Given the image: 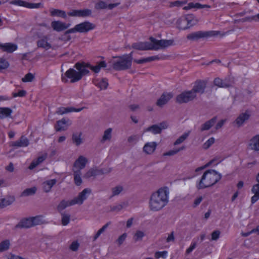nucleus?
Instances as JSON below:
<instances>
[{
  "label": "nucleus",
  "instance_id": "nucleus-1",
  "mask_svg": "<svg viewBox=\"0 0 259 259\" xmlns=\"http://www.w3.org/2000/svg\"><path fill=\"white\" fill-rule=\"evenodd\" d=\"M150 42L148 41L138 42L133 43L132 48L141 51L145 50H158L163 49L174 45L173 39H160L157 40L155 38L151 36L149 38Z\"/></svg>",
  "mask_w": 259,
  "mask_h": 259
},
{
  "label": "nucleus",
  "instance_id": "nucleus-2",
  "mask_svg": "<svg viewBox=\"0 0 259 259\" xmlns=\"http://www.w3.org/2000/svg\"><path fill=\"white\" fill-rule=\"evenodd\" d=\"M168 189L167 187L160 188L153 193L150 198L149 208L151 210L157 211L163 208L168 202Z\"/></svg>",
  "mask_w": 259,
  "mask_h": 259
},
{
  "label": "nucleus",
  "instance_id": "nucleus-3",
  "mask_svg": "<svg viewBox=\"0 0 259 259\" xmlns=\"http://www.w3.org/2000/svg\"><path fill=\"white\" fill-rule=\"evenodd\" d=\"M222 178L221 174L214 169H208L203 174L197 187L203 189L210 187L217 183Z\"/></svg>",
  "mask_w": 259,
  "mask_h": 259
},
{
  "label": "nucleus",
  "instance_id": "nucleus-4",
  "mask_svg": "<svg viewBox=\"0 0 259 259\" xmlns=\"http://www.w3.org/2000/svg\"><path fill=\"white\" fill-rule=\"evenodd\" d=\"M114 60L109 62L112 64V67L116 71L125 70L131 68L132 64L123 56H114Z\"/></svg>",
  "mask_w": 259,
  "mask_h": 259
},
{
  "label": "nucleus",
  "instance_id": "nucleus-5",
  "mask_svg": "<svg viewBox=\"0 0 259 259\" xmlns=\"http://www.w3.org/2000/svg\"><path fill=\"white\" fill-rule=\"evenodd\" d=\"M219 31H198L192 32L187 35V39L192 41H197L201 39H204L211 36L217 35Z\"/></svg>",
  "mask_w": 259,
  "mask_h": 259
},
{
  "label": "nucleus",
  "instance_id": "nucleus-6",
  "mask_svg": "<svg viewBox=\"0 0 259 259\" xmlns=\"http://www.w3.org/2000/svg\"><path fill=\"white\" fill-rule=\"evenodd\" d=\"M198 22V20L192 14L186 15L184 18L179 21V29L186 30L195 25Z\"/></svg>",
  "mask_w": 259,
  "mask_h": 259
},
{
  "label": "nucleus",
  "instance_id": "nucleus-7",
  "mask_svg": "<svg viewBox=\"0 0 259 259\" xmlns=\"http://www.w3.org/2000/svg\"><path fill=\"white\" fill-rule=\"evenodd\" d=\"M91 193L92 190L90 188H85L78 194L77 197L74 198L71 200L66 201V207L76 204L79 205L83 204V201L88 198L87 195H90Z\"/></svg>",
  "mask_w": 259,
  "mask_h": 259
},
{
  "label": "nucleus",
  "instance_id": "nucleus-8",
  "mask_svg": "<svg viewBox=\"0 0 259 259\" xmlns=\"http://www.w3.org/2000/svg\"><path fill=\"white\" fill-rule=\"evenodd\" d=\"M191 91H184L176 97V102L179 104L186 103L193 101L196 98Z\"/></svg>",
  "mask_w": 259,
  "mask_h": 259
},
{
  "label": "nucleus",
  "instance_id": "nucleus-9",
  "mask_svg": "<svg viewBox=\"0 0 259 259\" xmlns=\"http://www.w3.org/2000/svg\"><path fill=\"white\" fill-rule=\"evenodd\" d=\"M112 171V168L108 169H98L92 168L90 169L83 176L85 179H88L91 177H96L97 176L109 174Z\"/></svg>",
  "mask_w": 259,
  "mask_h": 259
},
{
  "label": "nucleus",
  "instance_id": "nucleus-10",
  "mask_svg": "<svg viewBox=\"0 0 259 259\" xmlns=\"http://www.w3.org/2000/svg\"><path fill=\"white\" fill-rule=\"evenodd\" d=\"M207 81L205 80L197 79L194 82V85L191 90L196 96L197 93L203 94L205 92Z\"/></svg>",
  "mask_w": 259,
  "mask_h": 259
},
{
  "label": "nucleus",
  "instance_id": "nucleus-11",
  "mask_svg": "<svg viewBox=\"0 0 259 259\" xmlns=\"http://www.w3.org/2000/svg\"><path fill=\"white\" fill-rule=\"evenodd\" d=\"M90 67V63L84 61H79L75 63L74 67L77 70L78 73L81 78L90 74V72L88 69Z\"/></svg>",
  "mask_w": 259,
  "mask_h": 259
},
{
  "label": "nucleus",
  "instance_id": "nucleus-12",
  "mask_svg": "<svg viewBox=\"0 0 259 259\" xmlns=\"http://www.w3.org/2000/svg\"><path fill=\"white\" fill-rule=\"evenodd\" d=\"M68 15L72 17H87L91 16L92 10L89 9L82 10H72L68 12Z\"/></svg>",
  "mask_w": 259,
  "mask_h": 259
},
{
  "label": "nucleus",
  "instance_id": "nucleus-13",
  "mask_svg": "<svg viewBox=\"0 0 259 259\" xmlns=\"http://www.w3.org/2000/svg\"><path fill=\"white\" fill-rule=\"evenodd\" d=\"M66 77L70 79L71 83L78 82L82 79L77 71L73 68H70L66 71Z\"/></svg>",
  "mask_w": 259,
  "mask_h": 259
},
{
  "label": "nucleus",
  "instance_id": "nucleus-14",
  "mask_svg": "<svg viewBox=\"0 0 259 259\" xmlns=\"http://www.w3.org/2000/svg\"><path fill=\"white\" fill-rule=\"evenodd\" d=\"M78 32L87 33L89 31L94 29L96 27V25L89 21H84L77 24Z\"/></svg>",
  "mask_w": 259,
  "mask_h": 259
},
{
  "label": "nucleus",
  "instance_id": "nucleus-15",
  "mask_svg": "<svg viewBox=\"0 0 259 259\" xmlns=\"http://www.w3.org/2000/svg\"><path fill=\"white\" fill-rule=\"evenodd\" d=\"M173 95L171 93H163L160 97L157 100L156 104L157 106L162 107L167 104L168 102L172 98Z\"/></svg>",
  "mask_w": 259,
  "mask_h": 259
},
{
  "label": "nucleus",
  "instance_id": "nucleus-16",
  "mask_svg": "<svg viewBox=\"0 0 259 259\" xmlns=\"http://www.w3.org/2000/svg\"><path fill=\"white\" fill-rule=\"evenodd\" d=\"M32 227L31 218L22 219L16 226L15 228H29Z\"/></svg>",
  "mask_w": 259,
  "mask_h": 259
},
{
  "label": "nucleus",
  "instance_id": "nucleus-17",
  "mask_svg": "<svg viewBox=\"0 0 259 259\" xmlns=\"http://www.w3.org/2000/svg\"><path fill=\"white\" fill-rule=\"evenodd\" d=\"M157 146L155 142L147 143L144 146L143 150L147 154H151L155 151Z\"/></svg>",
  "mask_w": 259,
  "mask_h": 259
},
{
  "label": "nucleus",
  "instance_id": "nucleus-18",
  "mask_svg": "<svg viewBox=\"0 0 259 259\" xmlns=\"http://www.w3.org/2000/svg\"><path fill=\"white\" fill-rule=\"evenodd\" d=\"M29 144L28 139L24 136H22L18 141L13 142L11 146L15 147H27Z\"/></svg>",
  "mask_w": 259,
  "mask_h": 259
},
{
  "label": "nucleus",
  "instance_id": "nucleus-19",
  "mask_svg": "<svg viewBox=\"0 0 259 259\" xmlns=\"http://www.w3.org/2000/svg\"><path fill=\"white\" fill-rule=\"evenodd\" d=\"M0 49L4 52L11 53L17 50V46L12 43L0 44Z\"/></svg>",
  "mask_w": 259,
  "mask_h": 259
},
{
  "label": "nucleus",
  "instance_id": "nucleus-20",
  "mask_svg": "<svg viewBox=\"0 0 259 259\" xmlns=\"http://www.w3.org/2000/svg\"><path fill=\"white\" fill-rule=\"evenodd\" d=\"M217 120V116H214L210 120L206 121L202 124L200 128V132H202L204 131L209 130L212 126L214 125Z\"/></svg>",
  "mask_w": 259,
  "mask_h": 259
},
{
  "label": "nucleus",
  "instance_id": "nucleus-21",
  "mask_svg": "<svg viewBox=\"0 0 259 259\" xmlns=\"http://www.w3.org/2000/svg\"><path fill=\"white\" fill-rule=\"evenodd\" d=\"M247 111H246L245 113L240 114L236 119L235 122L238 127L242 126L244 122L249 118L250 114L247 113Z\"/></svg>",
  "mask_w": 259,
  "mask_h": 259
},
{
  "label": "nucleus",
  "instance_id": "nucleus-22",
  "mask_svg": "<svg viewBox=\"0 0 259 259\" xmlns=\"http://www.w3.org/2000/svg\"><path fill=\"white\" fill-rule=\"evenodd\" d=\"M249 146L252 150L259 151V135L253 136L250 140Z\"/></svg>",
  "mask_w": 259,
  "mask_h": 259
},
{
  "label": "nucleus",
  "instance_id": "nucleus-23",
  "mask_svg": "<svg viewBox=\"0 0 259 259\" xmlns=\"http://www.w3.org/2000/svg\"><path fill=\"white\" fill-rule=\"evenodd\" d=\"M87 159L83 156H80L74 163V166L79 168L80 170L83 169L87 163Z\"/></svg>",
  "mask_w": 259,
  "mask_h": 259
},
{
  "label": "nucleus",
  "instance_id": "nucleus-24",
  "mask_svg": "<svg viewBox=\"0 0 259 259\" xmlns=\"http://www.w3.org/2000/svg\"><path fill=\"white\" fill-rule=\"evenodd\" d=\"M53 29L57 32H61L65 29V23L59 21H54L51 23Z\"/></svg>",
  "mask_w": 259,
  "mask_h": 259
},
{
  "label": "nucleus",
  "instance_id": "nucleus-25",
  "mask_svg": "<svg viewBox=\"0 0 259 259\" xmlns=\"http://www.w3.org/2000/svg\"><path fill=\"white\" fill-rule=\"evenodd\" d=\"M56 179L50 180L44 182L42 184L44 191L45 192H49L52 187L56 183Z\"/></svg>",
  "mask_w": 259,
  "mask_h": 259
},
{
  "label": "nucleus",
  "instance_id": "nucleus-26",
  "mask_svg": "<svg viewBox=\"0 0 259 259\" xmlns=\"http://www.w3.org/2000/svg\"><path fill=\"white\" fill-rule=\"evenodd\" d=\"M32 227L36 225H39L46 224L47 222L44 219V217L41 215H36L33 217H30Z\"/></svg>",
  "mask_w": 259,
  "mask_h": 259
},
{
  "label": "nucleus",
  "instance_id": "nucleus-27",
  "mask_svg": "<svg viewBox=\"0 0 259 259\" xmlns=\"http://www.w3.org/2000/svg\"><path fill=\"white\" fill-rule=\"evenodd\" d=\"M13 110L9 107H0V119L10 117Z\"/></svg>",
  "mask_w": 259,
  "mask_h": 259
},
{
  "label": "nucleus",
  "instance_id": "nucleus-28",
  "mask_svg": "<svg viewBox=\"0 0 259 259\" xmlns=\"http://www.w3.org/2000/svg\"><path fill=\"white\" fill-rule=\"evenodd\" d=\"M65 200H62L57 207V210L62 216V224L65 226Z\"/></svg>",
  "mask_w": 259,
  "mask_h": 259
},
{
  "label": "nucleus",
  "instance_id": "nucleus-29",
  "mask_svg": "<svg viewBox=\"0 0 259 259\" xmlns=\"http://www.w3.org/2000/svg\"><path fill=\"white\" fill-rule=\"evenodd\" d=\"M73 176H74V181L75 184L77 186H80L82 183V179L81 178V170H80V169H78L76 171H74Z\"/></svg>",
  "mask_w": 259,
  "mask_h": 259
},
{
  "label": "nucleus",
  "instance_id": "nucleus-30",
  "mask_svg": "<svg viewBox=\"0 0 259 259\" xmlns=\"http://www.w3.org/2000/svg\"><path fill=\"white\" fill-rule=\"evenodd\" d=\"M81 133H73L72 134V140L73 144L76 146H79L82 143V140L81 138Z\"/></svg>",
  "mask_w": 259,
  "mask_h": 259
},
{
  "label": "nucleus",
  "instance_id": "nucleus-31",
  "mask_svg": "<svg viewBox=\"0 0 259 259\" xmlns=\"http://www.w3.org/2000/svg\"><path fill=\"white\" fill-rule=\"evenodd\" d=\"M15 200V198L13 196H9L5 198H2L3 208L11 205Z\"/></svg>",
  "mask_w": 259,
  "mask_h": 259
},
{
  "label": "nucleus",
  "instance_id": "nucleus-32",
  "mask_svg": "<svg viewBox=\"0 0 259 259\" xmlns=\"http://www.w3.org/2000/svg\"><path fill=\"white\" fill-rule=\"evenodd\" d=\"M128 203L126 202H123L120 204L110 206V211H116L118 212L120 211L123 208H125L127 206Z\"/></svg>",
  "mask_w": 259,
  "mask_h": 259
},
{
  "label": "nucleus",
  "instance_id": "nucleus-33",
  "mask_svg": "<svg viewBox=\"0 0 259 259\" xmlns=\"http://www.w3.org/2000/svg\"><path fill=\"white\" fill-rule=\"evenodd\" d=\"M10 246V242L8 239H6L0 243V252H4L9 249Z\"/></svg>",
  "mask_w": 259,
  "mask_h": 259
},
{
  "label": "nucleus",
  "instance_id": "nucleus-34",
  "mask_svg": "<svg viewBox=\"0 0 259 259\" xmlns=\"http://www.w3.org/2000/svg\"><path fill=\"white\" fill-rule=\"evenodd\" d=\"M51 16L54 17H60L62 18H65V11L60 10L58 9H51L50 10Z\"/></svg>",
  "mask_w": 259,
  "mask_h": 259
},
{
  "label": "nucleus",
  "instance_id": "nucleus-35",
  "mask_svg": "<svg viewBox=\"0 0 259 259\" xmlns=\"http://www.w3.org/2000/svg\"><path fill=\"white\" fill-rule=\"evenodd\" d=\"M37 189L35 187L25 189L21 193V196H28L34 195L36 192Z\"/></svg>",
  "mask_w": 259,
  "mask_h": 259
},
{
  "label": "nucleus",
  "instance_id": "nucleus-36",
  "mask_svg": "<svg viewBox=\"0 0 259 259\" xmlns=\"http://www.w3.org/2000/svg\"><path fill=\"white\" fill-rule=\"evenodd\" d=\"M65 127V118H63L62 119L57 121L55 126V128L57 132H59L64 130Z\"/></svg>",
  "mask_w": 259,
  "mask_h": 259
},
{
  "label": "nucleus",
  "instance_id": "nucleus-37",
  "mask_svg": "<svg viewBox=\"0 0 259 259\" xmlns=\"http://www.w3.org/2000/svg\"><path fill=\"white\" fill-rule=\"evenodd\" d=\"M38 47L45 48L46 49H50L51 47V45L47 42L46 39L38 40L37 42Z\"/></svg>",
  "mask_w": 259,
  "mask_h": 259
},
{
  "label": "nucleus",
  "instance_id": "nucleus-38",
  "mask_svg": "<svg viewBox=\"0 0 259 259\" xmlns=\"http://www.w3.org/2000/svg\"><path fill=\"white\" fill-rule=\"evenodd\" d=\"M251 192L254 195L251 198V202L252 204H254L259 199V190L252 187L251 189Z\"/></svg>",
  "mask_w": 259,
  "mask_h": 259
},
{
  "label": "nucleus",
  "instance_id": "nucleus-39",
  "mask_svg": "<svg viewBox=\"0 0 259 259\" xmlns=\"http://www.w3.org/2000/svg\"><path fill=\"white\" fill-rule=\"evenodd\" d=\"M146 131H150L154 134H160L161 133V128H159V125L157 124H153L148 127Z\"/></svg>",
  "mask_w": 259,
  "mask_h": 259
},
{
  "label": "nucleus",
  "instance_id": "nucleus-40",
  "mask_svg": "<svg viewBox=\"0 0 259 259\" xmlns=\"http://www.w3.org/2000/svg\"><path fill=\"white\" fill-rule=\"evenodd\" d=\"M112 128H109L105 131L104 133V135L102 137V139L101 140L102 142H104L107 140H110L111 139V133H112Z\"/></svg>",
  "mask_w": 259,
  "mask_h": 259
},
{
  "label": "nucleus",
  "instance_id": "nucleus-41",
  "mask_svg": "<svg viewBox=\"0 0 259 259\" xmlns=\"http://www.w3.org/2000/svg\"><path fill=\"white\" fill-rule=\"evenodd\" d=\"M193 8L202 9V5L198 3H190L188 4V6L184 7L183 9L188 10Z\"/></svg>",
  "mask_w": 259,
  "mask_h": 259
},
{
  "label": "nucleus",
  "instance_id": "nucleus-42",
  "mask_svg": "<svg viewBox=\"0 0 259 259\" xmlns=\"http://www.w3.org/2000/svg\"><path fill=\"white\" fill-rule=\"evenodd\" d=\"M187 3V1H176L175 2H171L169 3V8H172L174 7H180L183 6Z\"/></svg>",
  "mask_w": 259,
  "mask_h": 259
},
{
  "label": "nucleus",
  "instance_id": "nucleus-43",
  "mask_svg": "<svg viewBox=\"0 0 259 259\" xmlns=\"http://www.w3.org/2000/svg\"><path fill=\"white\" fill-rule=\"evenodd\" d=\"M190 131L188 133H185L182 136H181L174 143L175 145H177L180 144L183 142L189 136L190 134Z\"/></svg>",
  "mask_w": 259,
  "mask_h": 259
},
{
  "label": "nucleus",
  "instance_id": "nucleus-44",
  "mask_svg": "<svg viewBox=\"0 0 259 259\" xmlns=\"http://www.w3.org/2000/svg\"><path fill=\"white\" fill-rule=\"evenodd\" d=\"M145 235L144 232L138 230L137 231L134 236V239L135 242L141 241L143 237Z\"/></svg>",
  "mask_w": 259,
  "mask_h": 259
},
{
  "label": "nucleus",
  "instance_id": "nucleus-45",
  "mask_svg": "<svg viewBox=\"0 0 259 259\" xmlns=\"http://www.w3.org/2000/svg\"><path fill=\"white\" fill-rule=\"evenodd\" d=\"M97 85L98 86L101 90L106 89L108 85V80L106 78H102Z\"/></svg>",
  "mask_w": 259,
  "mask_h": 259
},
{
  "label": "nucleus",
  "instance_id": "nucleus-46",
  "mask_svg": "<svg viewBox=\"0 0 259 259\" xmlns=\"http://www.w3.org/2000/svg\"><path fill=\"white\" fill-rule=\"evenodd\" d=\"M123 190V187L121 186H118L112 188V195L111 197L119 195Z\"/></svg>",
  "mask_w": 259,
  "mask_h": 259
},
{
  "label": "nucleus",
  "instance_id": "nucleus-47",
  "mask_svg": "<svg viewBox=\"0 0 259 259\" xmlns=\"http://www.w3.org/2000/svg\"><path fill=\"white\" fill-rule=\"evenodd\" d=\"M9 66V63L5 59L0 58V71L6 69Z\"/></svg>",
  "mask_w": 259,
  "mask_h": 259
},
{
  "label": "nucleus",
  "instance_id": "nucleus-48",
  "mask_svg": "<svg viewBox=\"0 0 259 259\" xmlns=\"http://www.w3.org/2000/svg\"><path fill=\"white\" fill-rule=\"evenodd\" d=\"M96 10H102L107 9V4L104 1H100L95 5Z\"/></svg>",
  "mask_w": 259,
  "mask_h": 259
},
{
  "label": "nucleus",
  "instance_id": "nucleus-49",
  "mask_svg": "<svg viewBox=\"0 0 259 259\" xmlns=\"http://www.w3.org/2000/svg\"><path fill=\"white\" fill-rule=\"evenodd\" d=\"M215 139L214 138L211 137L206 141L203 145V148L205 149H208L214 143Z\"/></svg>",
  "mask_w": 259,
  "mask_h": 259
},
{
  "label": "nucleus",
  "instance_id": "nucleus-50",
  "mask_svg": "<svg viewBox=\"0 0 259 259\" xmlns=\"http://www.w3.org/2000/svg\"><path fill=\"white\" fill-rule=\"evenodd\" d=\"M34 78V75L31 73L26 74L24 77L22 79L23 82H31Z\"/></svg>",
  "mask_w": 259,
  "mask_h": 259
},
{
  "label": "nucleus",
  "instance_id": "nucleus-51",
  "mask_svg": "<svg viewBox=\"0 0 259 259\" xmlns=\"http://www.w3.org/2000/svg\"><path fill=\"white\" fill-rule=\"evenodd\" d=\"M126 237L127 234L126 233H124L118 238L116 242L118 245V246H120L123 243Z\"/></svg>",
  "mask_w": 259,
  "mask_h": 259
},
{
  "label": "nucleus",
  "instance_id": "nucleus-52",
  "mask_svg": "<svg viewBox=\"0 0 259 259\" xmlns=\"http://www.w3.org/2000/svg\"><path fill=\"white\" fill-rule=\"evenodd\" d=\"M26 2L22 0H14L10 2V4L26 7Z\"/></svg>",
  "mask_w": 259,
  "mask_h": 259
},
{
  "label": "nucleus",
  "instance_id": "nucleus-53",
  "mask_svg": "<svg viewBox=\"0 0 259 259\" xmlns=\"http://www.w3.org/2000/svg\"><path fill=\"white\" fill-rule=\"evenodd\" d=\"M79 244L77 241H74L72 242L69 248L73 251H76L79 248Z\"/></svg>",
  "mask_w": 259,
  "mask_h": 259
},
{
  "label": "nucleus",
  "instance_id": "nucleus-54",
  "mask_svg": "<svg viewBox=\"0 0 259 259\" xmlns=\"http://www.w3.org/2000/svg\"><path fill=\"white\" fill-rule=\"evenodd\" d=\"M41 6V3H26V8L29 9H38Z\"/></svg>",
  "mask_w": 259,
  "mask_h": 259
},
{
  "label": "nucleus",
  "instance_id": "nucleus-55",
  "mask_svg": "<svg viewBox=\"0 0 259 259\" xmlns=\"http://www.w3.org/2000/svg\"><path fill=\"white\" fill-rule=\"evenodd\" d=\"M84 107L76 108L75 107H66V114L72 112H79L81 111Z\"/></svg>",
  "mask_w": 259,
  "mask_h": 259
},
{
  "label": "nucleus",
  "instance_id": "nucleus-56",
  "mask_svg": "<svg viewBox=\"0 0 259 259\" xmlns=\"http://www.w3.org/2000/svg\"><path fill=\"white\" fill-rule=\"evenodd\" d=\"M167 252L166 251H156L155 253V257L156 258H159L160 257L165 258L167 255Z\"/></svg>",
  "mask_w": 259,
  "mask_h": 259
},
{
  "label": "nucleus",
  "instance_id": "nucleus-57",
  "mask_svg": "<svg viewBox=\"0 0 259 259\" xmlns=\"http://www.w3.org/2000/svg\"><path fill=\"white\" fill-rule=\"evenodd\" d=\"M220 234L221 232L219 230L213 231L211 233V240H217L220 237Z\"/></svg>",
  "mask_w": 259,
  "mask_h": 259
},
{
  "label": "nucleus",
  "instance_id": "nucleus-58",
  "mask_svg": "<svg viewBox=\"0 0 259 259\" xmlns=\"http://www.w3.org/2000/svg\"><path fill=\"white\" fill-rule=\"evenodd\" d=\"M26 92L25 90H20L18 93H13V97L15 98L17 97H23L25 96Z\"/></svg>",
  "mask_w": 259,
  "mask_h": 259
},
{
  "label": "nucleus",
  "instance_id": "nucleus-59",
  "mask_svg": "<svg viewBox=\"0 0 259 259\" xmlns=\"http://www.w3.org/2000/svg\"><path fill=\"white\" fill-rule=\"evenodd\" d=\"M89 68H90L91 70H92L93 71H94L96 73L99 72L101 70V68L98 64L97 65L94 66H92L90 64V67H89Z\"/></svg>",
  "mask_w": 259,
  "mask_h": 259
},
{
  "label": "nucleus",
  "instance_id": "nucleus-60",
  "mask_svg": "<svg viewBox=\"0 0 259 259\" xmlns=\"http://www.w3.org/2000/svg\"><path fill=\"white\" fill-rule=\"evenodd\" d=\"M202 199H203V198L202 196H200V197L197 198L194 200V203L193 205V207H196L197 206H198L201 203Z\"/></svg>",
  "mask_w": 259,
  "mask_h": 259
},
{
  "label": "nucleus",
  "instance_id": "nucleus-61",
  "mask_svg": "<svg viewBox=\"0 0 259 259\" xmlns=\"http://www.w3.org/2000/svg\"><path fill=\"white\" fill-rule=\"evenodd\" d=\"M196 246V242H193V243H192L191 244L190 246L186 250V253L187 254L190 253L193 251V250L195 248Z\"/></svg>",
  "mask_w": 259,
  "mask_h": 259
},
{
  "label": "nucleus",
  "instance_id": "nucleus-62",
  "mask_svg": "<svg viewBox=\"0 0 259 259\" xmlns=\"http://www.w3.org/2000/svg\"><path fill=\"white\" fill-rule=\"evenodd\" d=\"M225 121H226V120H224V119H222L220 121H219L217 123V124H216V125L215 126V130H218L221 128L224 124Z\"/></svg>",
  "mask_w": 259,
  "mask_h": 259
},
{
  "label": "nucleus",
  "instance_id": "nucleus-63",
  "mask_svg": "<svg viewBox=\"0 0 259 259\" xmlns=\"http://www.w3.org/2000/svg\"><path fill=\"white\" fill-rule=\"evenodd\" d=\"M177 150H169V151L164 153L163 156H172L175 154L178 153Z\"/></svg>",
  "mask_w": 259,
  "mask_h": 259
},
{
  "label": "nucleus",
  "instance_id": "nucleus-64",
  "mask_svg": "<svg viewBox=\"0 0 259 259\" xmlns=\"http://www.w3.org/2000/svg\"><path fill=\"white\" fill-rule=\"evenodd\" d=\"M223 80L220 79V78H216L214 79L213 83L215 85L220 87Z\"/></svg>",
  "mask_w": 259,
  "mask_h": 259
}]
</instances>
